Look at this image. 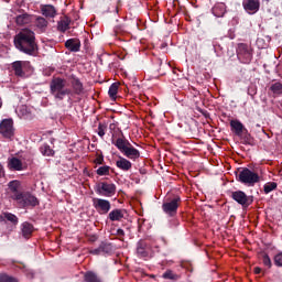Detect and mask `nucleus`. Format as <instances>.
Listing matches in <instances>:
<instances>
[{"mask_svg": "<svg viewBox=\"0 0 282 282\" xmlns=\"http://www.w3.org/2000/svg\"><path fill=\"white\" fill-rule=\"evenodd\" d=\"M111 170V167L109 166V165H104V166H100L97 171H96V173H97V175H100V176H102V175H109V171Z\"/></svg>", "mask_w": 282, "mask_h": 282, "instance_id": "obj_39", "label": "nucleus"}, {"mask_svg": "<svg viewBox=\"0 0 282 282\" xmlns=\"http://www.w3.org/2000/svg\"><path fill=\"white\" fill-rule=\"evenodd\" d=\"M180 204H182V197L176 195L172 199L162 204V210L167 215V217H175L177 215Z\"/></svg>", "mask_w": 282, "mask_h": 282, "instance_id": "obj_6", "label": "nucleus"}, {"mask_svg": "<svg viewBox=\"0 0 282 282\" xmlns=\"http://www.w3.org/2000/svg\"><path fill=\"white\" fill-rule=\"evenodd\" d=\"M118 87L119 86L117 83L111 84L109 87L108 96L111 98V100H116V98H118Z\"/></svg>", "mask_w": 282, "mask_h": 282, "instance_id": "obj_34", "label": "nucleus"}, {"mask_svg": "<svg viewBox=\"0 0 282 282\" xmlns=\"http://www.w3.org/2000/svg\"><path fill=\"white\" fill-rule=\"evenodd\" d=\"M230 127L235 135H241L243 131L247 129L246 126H243V123H241V121L237 119L230 121Z\"/></svg>", "mask_w": 282, "mask_h": 282, "instance_id": "obj_20", "label": "nucleus"}, {"mask_svg": "<svg viewBox=\"0 0 282 282\" xmlns=\"http://www.w3.org/2000/svg\"><path fill=\"white\" fill-rule=\"evenodd\" d=\"M238 138H240L242 144H252V135L248 132V129L238 134Z\"/></svg>", "mask_w": 282, "mask_h": 282, "instance_id": "obj_32", "label": "nucleus"}, {"mask_svg": "<svg viewBox=\"0 0 282 282\" xmlns=\"http://www.w3.org/2000/svg\"><path fill=\"white\" fill-rule=\"evenodd\" d=\"M33 19H35L34 25L40 30V32H45V30H47L48 22L45 18L41 15H33Z\"/></svg>", "mask_w": 282, "mask_h": 282, "instance_id": "obj_24", "label": "nucleus"}, {"mask_svg": "<svg viewBox=\"0 0 282 282\" xmlns=\"http://www.w3.org/2000/svg\"><path fill=\"white\" fill-rule=\"evenodd\" d=\"M93 205L99 215H107L111 210V203L104 198H94Z\"/></svg>", "mask_w": 282, "mask_h": 282, "instance_id": "obj_12", "label": "nucleus"}, {"mask_svg": "<svg viewBox=\"0 0 282 282\" xmlns=\"http://www.w3.org/2000/svg\"><path fill=\"white\" fill-rule=\"evenodd\" d=\"M237 56L240 63L245 65H250L252 62V47L246 43L238 44Z\"/></svg>", "mask_w": 282, "mask_h": 282, "instance_id": "obj_7", "label": "nucleus"}, {"mask_svg": "<svg viewBox=\"0 0 282 282\" xmlns=\"http://www.w3.org/2000/svg\"><path fill=\"white\" fill-rule=\"evenodd\" d=\"M116 166L117 169H120V171H131L133 164L131 163V161L122 158V156H119V160L116 161Z\"/></svg>", "mask_w": 282, "mask_h": 282, "instance_id": "obj_22", "label": "nucleus"}, {"mask_svg": "<svg viewBox=\"0 0 282 282\" xmlns=\"http://www.w3.org/2000/svg\"><path fill=\"white\" fill-rule=\"evenodd\" d=\"M70 84L73 87V91L76 96H83L85 94V87L83 86V82L75 75L70 76Z\"/></svg>", "mask_w": 282, "mask_h": 282, "instance_id": "obj_16", "label": "nucleus"}, {"mask_svg": "<svg viewBox=\"0 0 282 282\" xmlns=\"http://www.w3.org/2000/svg\"><path fill=\"white\" fill-rule=\"evenodd\" d=\"M15 202L21 206V208H34L39 206V198L29 192H23L22 194H17L14 196Z\"/></svg>", "mask_w": 282, "mask_h": 282, "instance_id": "obj_5", "label": "nucleus"}, {"mask_svg": "<svg viewBox=\"0 0 282 282\" xmlns=\"http://www.w3.org/2000/svg\"><path fill=\"white\" fill-rule=\"evenodd\" d=\"M11 67L15 74V76L23 77L25 76L24 69H28L30 67V62L28 61H15L11 64Z\"/></svg>", "mask_w": 282, "mask_h": 282, "instance_id": "obj_14", "label": "nucleus"}, {"mask_svg": "<svg viewBox=\"0 0 282 282\" xmlns=\"http://www.w3.org/2000/svg\"><path fill=\"white\" fill-rule=\"evenodd\" d=\"M279 184H276V182H268L267 184H264L263 186V191L265 193V195L272 193V191H276Z\"/></svg>", "mask_w": 282, "mask_h": 282, "instance_id": "obj_35", "label": "nucleus"}, {"mask_svg": "<svg viewBox=\"0 0 282 282\" xmlns=\"http://www.w3.org/2000/svg\"><path fill=\"white\" fill-rule=\"evenodd\" d=\"M162 276L167 281H180V274L173 272V270H166Z\"/></svg>", "mask_w": 282, "mask_h": 282, "instance_id": "obj_33", "label": "nucleus"}, {"mask_svg": "<svg viewBox=\"0 0 282 282\" xmlns=\"http://www.w3.org/2000/svg\"><path fill=\"white\" fill-rule=\"evenodd\" d=\"M262 262L263 265H265L267 268H272V260L270 259V256H268V253L262 254Z\"/></svg>", "mask_w": 282, "mask_h": 282, "instance_id": "obj_41", "label": "nucleus"}, {"mask_svg": "<svg viewBox=\"0 0 282 282\" xmlns=\"http://www.w3.org/2000/svg\"><path fill=\"white\" fill-rule=\"evenodd\" d=\"M0 133L7 140L14 138V121L12 119H3L0 122Z\"/></svg>", "mask_w": 282, "mask_h": 282, "instance_id": "obj_9", "label": "nucleus"}, {"mask_svg": "<svg viewBox=\"0 0 282 282\" xmlns=\"http://www.w3.org/2000/svg\"><path fill=\"white\" fill-rule=\"evenodd\" d=\"M15 48L28 56H39V44L36 43V33L31 29H22L14 37Z\"/></svg>", "mask_w": 282, "mask_h": 282, "instance_id": "obj_1", "label": "nucleus"}, {"mask_svg": "<svg viewBox=\"0 0 282 282\" xmlns=\"http://www.w3.org/2000/svg\"><path fill=\"white\" fill-rule=\"evenodd\" d=\"M4 219L13 224V226H17V224H19V217H17V215L12 213H4Z\"/></svg>", "mask_w": 282, "mask_h": 282, "instance_id": "obj_37", "label": "nucleus"}, {"mask_svg": "<svg viewBox=\"0 0 282 282\" xmlns=\"http://www.w3.org/2000/svg\"><path fill=\"white\" fill-rule=\"evenodd\" d=\"M105 163V156L102 154H98L95 159V164H104Z\"/></svg>", "mask_w": 282, "mask_h": 282, "instance_id": "obj_43", "label": "nucleus"}, {"mask_svg": "<svg viewBox=\"0 0 282 282\" xmlns=\"http://www.w3.org/2000/svg\"><path fill=\"white\" fill-rule=\"evenodd\" d=\"M230 197L231 199H234V202H237V204H239L242 208H249L254 202V196H248L243 191L231 192Z\"/></svg>", "mask_w": 282, "mask_h": 282, "instance_id": "obj_8", "label": "nucleus"}, {"mask_svg": "<svg viewBox=\"0 0 282 282\" xmlns=\"http://www.w3.org/2000/svg\"><path fill=\"white\" fill-rule=\"evenodd\" d=\"M40 153L44 155V158H54V150L50 147V144L44 143L40 147Z\"/></svg>", "mask_w": 282, "mask_h": 282, "instance_id": "obj_30", "label": "nucleus"}, {"mask_svg": "<svg viewBox=\"0 0 282 282\" xmlns=\"http://www.w3.org/2000/svg\"><path fill=\"white\" fill-rule=\"evenodd\" d=\"M41 12L43 17H46V19H54V17H56V8H54L52 4H42Z\"/></svg>", "mask_w": 282, "mask_h": 282, "instance_id": "obj_21", "label": "nucleus"}, {"mask_svg": "<svg viewBox=\"0 0 282 282\" xmlns=\"http://www.w3.org/2000/svg\"><path fill=\"white\" fill-rule=\"evenodd\" d=\"M65 47L68 52H80V40H78V39H68L65 42Z\"/></svg>", "mask_w": 282, "mask_h": 282, "instance_id": "obj_19", "label": "nucleus"}, {"mask_svg": "<svg viewBox=\"0 0 282 282\" xmlns=\"http://www.w3.org/2000/svg\"><path fill=\"white\" fill-rule=\"evenodd\" d=\"M212 13L214 17H217L218 19H221L226 14V3L218 2L212 8Z\"/></svg>", "mask_w": 282, "mask_h": 282, "instance_id": "obj_23", "label": "nucleus"}, {"mask_svg": "<svg viewBox=\"0 0 282 282\" xmlns=\"http://www.w3.org/2000/svg\"><path fill=\"white\" fill-rule=\"evenodd\" d=\"M108 219L110 221H120L121 219H124V210L122 209H113L109 213Z\"/></svg>", "mask_w": 282, "mask_h": 282, "instance_id": "obj_27", "label": "nucleus"}, {"mask_svg": "<svg viewBox=\"0 0 282 282\" xmlns=\"http://www.w3.org/2000/svg\"><path fill=\"white\" fill-rule=\"evenodd\" d=\"M1 107H3V99H1V97H0V109H1Z\"/></svg>", "mask_w": 282, "mask_h": 282, "instance_id": "obj_46", "label": "nucleus"}, {"mask_svg": "<svg viewBox=\"0 0 282 282\" xmlns=\"http://www.w3.org/2000/svg\"><path fill=\"white\" fill-rule=\"evenodd\" d=\"M9 166L13 171H23V162L18 158H12L9 162Z\"/></svg>", "mask_w": 282, "mask_h": 282, "instance_id": "obj_31", "label": "nucleus"}, {"mask_svg": "<svg viewBox=\"0 0 282 282\" xmlns=\"http://www.w3.org/2000/svg\"><path fill=\"white\" fill-rule=\"evenodd\" d=\"M242 8L248 14H257V11L261 8V2L259 0H243Z\"/></svg>", "mask_w": 282, "mask_h": 282, "instance_id": "obj_15", "label": "nucleus"}, {"mask_svg": "<svg viewBox=\"0 0 282 282\" xmlns=\"http://www.w3.org/2000/svg\"><path fill=\"white\" fill-rule=\"evenodd\" d=\"M33 21H34V15L30 13H22L15 17L17 25H29V23H32Z\"/></svg>", "mask_w": 282, "mask_h": 282, "instance_id": "obj_18", "label": "nucleus"}, {"mask_svg": "<svg viewBox=\"0 0 282 282\" xmlns=\"http://www.w3.org/2000/svg\"><path fill=\"white\" fill-rule=\"evenodd\" d=\"M117 235L119 238L120 241H124V230L123 229H118L117 230Z\"/></svg>", "mask_w": 282, "mask_h": 282, "instance_id": "obj_44", "label": "nucleus"}, {"mask_svg": "<svg viewBox=\"0 0 282 282\" xmlns=\"http://www.w3.org/2000/svg\"><path fill=\"white\" fill-rule=\"evenodd\" d=\"M149 252H151V246L149 242L142 239L139 240L137 242V257H139V259H147V257H149Z\"/></svg>", "mask_w": 282, "mask_h": 282, "instance_id": "obj_13", "label": "nucleus"}, {"mask_svg": "<svg viewBox=\"0 0 282 282\" xmlns=\"http://www.w3.org/2000/svg\"><path fill=\"white\" fill-rule=\"evenodd\" d=\"M129 30H140V26L138 24V21L132 22V28H129L127 25H117L113 29V35L120 36V34H127Z\"/></svg>", "mask_w": 282, "mask_h": 282, "instance_id": "obj_17", "label": "nucleus"}, {"mask_svg": "<svg viewBox=\"0 0 282 282\" xmlns=\"http://www.w3.org/2000/svg\"><path fill=\"white\" fill-rule=\"evenodd\" d=\"M9 191L12 193L11 198L14 199L15 195H22L23 192H19V187L21 186V183L19 181H11L8 184Z\"/></svg>", "mask_w": 282, "mask_h": 282, "instance_id": "obj_28", "label": "nucleus"}, {"mask_svg": "<svg viewBox=\"0 0 282 282\" xmlns=\"http://www.w3.org/2000/svg\"><path fill=\"white\" fill-rule=\"evenodd\" d=\"M253 272H254V274H261V268L256 267V268L253 269Z\"/></svg>", "mask_w": 282, "mask_h": 282, "instance_id": "obj_45", "label": "nucleus"}, {"mask_svg": "<svg viewBox=\"0 0 282 282\" xmlns=\"http://www.w3.org/2000/svg\"><path fill=\"white\" fill-rule=\"evenodd\" d=\"M95 191L98 195H102L104 197H113V195H116V184L101 182L97 184Z\"/></svg>", "mask_w": 282, "mask_h": 282, "instance_id": "obj_10", "label": "nucleus"}, {"mask_svg": "<svg viewBox=\"0 0 282 282\" xmlns=\"http://www.w3.org/2000/svg\"><path fill=\"white\" fill-rule=\"evenodd\" d=\"M72 23V19L69 17L65 15L61 21L57 22V30L58 32H62L65 34L67 30H69V25Z\"/></svg>", "mask_w": 282, "mask_h": 282, "instance_id": "obj_25", "label": "nucleus"}, {"mask_svg": "<svg viewBox=\"0 0 282 282\" xmlns=\"http://www.w3.org/2000/svg\"><path fill=\"white\" fill-rule=\"evenodd\" d=\"M21 230L24 239H30V237H32V234L34 232V225L25 221L21 225Z\"/></svg>", "mask_w": 282, "mask_h": 282, "instance_id": "obj_26", "label": "nucleus"}, {"mask_svg": "<svg viewBox=\"0 0 282 282\" xmlns=\"http://www.w3.org/2000/svg\"><path fill=\"white\" fill-rule=\"evenodd\" d=\"M0 282H19L14 276L8 275L7 273L0 274Z\"/></svg>", "mask_w": 282, "mask_h": 282, "instance_id": "obj_38", "label": "nucleus"}, {"mask_svg": "<svg viewBox=\"0 0 282 282\" xmlns=\"http://www.w3.org/2000/svg\"><path fill=\"white\" fill-rule=\"evenodd\" d=\"M67 87V79L61 77H54L50 83V89L55 100H64L66 96L72 94V89Z\"/></svg>", "mask_w": 282, "mask_h": 282, "instance_id": "obj_3", "label": "nucleus"}, {"mask_svg": "<svg viewBox=\"0 0 282 282\" xmlns=\"http://www.w3.org/2000/svg\"><path fill=\"white\" fill-rule=\"evenodd\" d=\"M84 281L85 282H102V279L98 276V274L94 271H87L84 274Z\"/></svg>", "mask_w": 282, "mask_h": 282, "instance_id": "obj_29", "label": "nucleus"}, {"mask_svg": "<svg viewBox=\"0 0 282 282\" xmlns=\"http://www.w3.org/2000/svg\"><path fill=\"white\" fill-rule=\"evenodd\" d=\"M274 263L278 265V268H282V252L278 253L274 257Z\"/></svg>", "mask_w": 282, "mask_h": 282, "instance_id": "obj_42", "label": "nucleus"}, {"mask_svg": "<svg viewBox=\"0 0 282 282\" xmlns=\"http://www.w3.org/2000/svg\"><path fill=\"white\" fill-rule=\"evenodd\" d=\"M116 251V246L109 241H102L98 248L91 249L89 251L90 254L100 256V254H108L111 256L112 252Z\"/></svg>", "mask_w": 282, "mask_h": 282, "instance_id": "obj_11", "label": "nucleus"}, {"mask_svg": "<svg viewBox=\"0 0 282 282\" xmlns=\"http://www.w3.org/2000/svg\"><path fill=\"white\" fill-rule=\"evenodd\" d=\"M236 180L240 184H245V186H254V184H259L261 182L259 173L248 167H239L236 172Z\"/></svg>", "mask_w": 282, "mask_h": 282, "instance_id": "obj_4", "label": "nucleus"}, {"mask_svg": "<svg viewBox=\"0 0 282 282\" xmlns=\"http://www.w3.org/2000/svg\"><path fill=\"white\" fill-rule=\"evenodd\" d=\"M106 131H107V124L99 123L97 128V134L99 135V138H105Z\"/></svg>", "mask_w": 282, "mask_h": 282, "instance_id": "obj_40", "label": "nucleus"}, {"mask_svg": "<svg viewBox=\"0 0 282 282\" xmlns=\"http://www.w3.org/2000/svg\"><path fill=\"white\" fill-rule=\"evenodd\" d=\"M112 144L124 155V158H128V160H132L135 162V160H140V150L135 149L131 142L124 138V134L121 133V137H118L117 140L112 139Z\"/></svg>", "mask_w": 282, "mask_h": 282, "instance_id": "obj_2", "label": "nucleus"}, {"mask_svg": "<svg viewBox=\"0 0 282 282\" xmlns=\"http://www.w3.org/2000/svg\"><path fill=\"white\" fill-rule=\"evenodd\" d=\"M270 91H272V94H275L276 96H281V94H282V83L276 82V83L272 84L270 86Z\"/></svg>", "mask_w": 282, "mask_h": 282, "instance_id": "obj_36", "label": "nucleus"}]
</instances>
